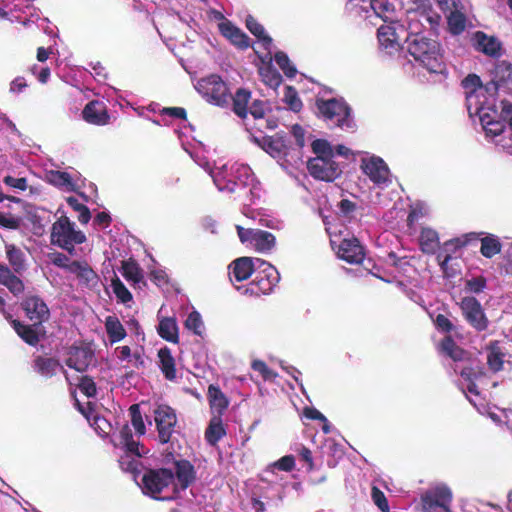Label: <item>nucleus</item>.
Listing matches in <instances>:
<instances>
[{
  "instance_id": "obj_30",
  "label": "nucleus",
  "mask_w": 512,
  "mask_h": 512,
  "mask_svg": "<svg viewBox=\"0 0 512 512\" xmlns=\"http://www.w3.org/2000/svg\"><path fill=\"white\" fill-rule=\"evenodd\" d=\"M420 250L424 254H435L440 247L439 235L437 231L432 228H422L419 236Z\"/></svg>"
},
{
  "instance_id": "obj_22",
  "label": "nucleus",
  "mask_w": 512,
  "mask_h": 512,
  "mask_svg": "<svg viewBox=\"0 0 512 512\" xmlns=\"http://www.w3.org/2000/svg\"><path fill=\"white\" fill-rule=\"evenodd\" d=\"M255 273V262L251 257H240L232 261L229 265L230 280L237 282L247 280Z\"/></svg>"
},
{
  "instance_id": "obj_41",
  "label": "nucleus",
  "mask_w": 512,
  "mask_h": 512,
  "mask_svg": "<svg viewBox=\"0 0 512 512\" xmlns=\"http://www.w3.org/2000/svg\"><path fill=\"white\" fill-rule=\"evenodd\" d=\"M475 111L479 115L481 125H488L496 118H499L498 110L495 103L490 102L486 99L483 102H477L475 104Z\"/></svg>"
},
{
  "instance_id": "obj_43",
  "label": "nucleus",
  "mask_w": 512,
  "mask_h": 512,
  "mask_svg": "<svg viewBox=\"0 0 512 512\" xmlns=\"http://www.w3.org/2000/svg\"><path fill=\"white\" fill-rule=\"evenodd\" d=\"M377 37L379 43L385 49L397 50L399 47L398 37L395 28L389 25H382L378 28Z\"/></svg>"
},
{
  "instance_id": "obj_3",
  "label": "nucleus",
  "mask_w": 512,
  "mask_h": 512,
  "mask_svg": "<svg viewBox=\"0 0 512 512\" xmlns=\"http://www.w3.org/2000/svg\"><path fill=\"white\" fill-rule=\"evenodd\" d=\"M316 107L326 121H331L342 129L354 128L351 107L342 98L317 99Z\"/></svg>"
},
{
  "instance_id": "obj_33",
  "label": "nucleus",
  "mask_w": 512,
  "mask_h": 512,
  "mask_svg": "<svg viewBox=\"0 0 512 512\" xmlns=\"http://www.w3.org/2000/svg\"><path fill=\"white\" fill-rule=\"evenodd\" d=\"M487 365L489 369L497 373L503 369L505 353L503 352L499 341H491L487 348Z\"/></svg>"
},
{
  "instance_id": "obj_60",
  "label": "nucleus",
  "mask_w": 512,
  "mask_h": 512,
  "mask_svg": "<svg viewBox=\"0 0 512 512\" xmlns=\"http://www.w3.org/2000/svg\"><path fill=\"white\" fill-rule=\"evenodd\" d=\"M203 325L201 315L197 311H192L185 321V327L191 330L196 335L201 334V327Z\"/></svg>"
},
{
  "instance_id": "obj_35",
  "label": "nucleus",
  "mask_w": 512,
  "mask_h": 512,
  "mask_svg": "<svg viewBox=\"0 0 512 512\" xmlns=\"http://www.w3.org/2000/svg\"><path fill=\"white\" fill-rule=\"evenodd\" d=\"M461 85L465 90L467 108L470 110L472 107V100L478 97L479 92H482L483 84L481 78L474 73L468 74L462 80Z\"/></svg>"
},
{
  "instance_id": "obj_6",
  "label": "nucleus",
  "mask_w": 512,
  "mask_h": 512,
  "mask_svg": "<svg viewBox=\"0 0 512 512\" xmlns=\"http://www.w3.org/2000/svg\"><path fill=\"white\" fill-rule=\"evenodd\" d=\"M141 481L144 493L159 499L158 495L171 484H174V473L168 468H150L144 472Z\"/></svg>"
},
{
  "instance_id": "obj_16",
  "label": "nucleus",
  "mask_w": 512,
  "mask_h": 512,
  "mask_svg": "<svg viewBox=\"0 0 512 512\" xmlns=\"http://www.w3.org/2000/svg\"><path fill=\"white\" fill-rule=\"evenodd\" d=\"M337 254L349 264H361L365 258V249L356 237L345 238L341 241Z\"/></svg>"
},
{
  "instance_id": "obj_12",
  "label": "nucleus",
  "mask_w": 512,
  "mask_h": 512,
  "mask_svg": "<svg viewBox=\"0 0 512 512\" xmlns=\"http://www.w3.org/2000/svg\"><path fill=\"white\" fill-rule=\"evenodd\" d=\"M478 234L469 233L462 237H457L444 242L442 248L437 254V260L443 272L448 269V264L452 260V255L460 248L466 246L470 241L477 240Z\"/></svg>"
},
{
  "instance_id": "obj_32",
  "label": "nucleus",
  "mask_w": 512,
  "mask_h": 512,
  "mask_svg": "<svg viewBox=\"0 0 512 512\" xmlns=\"http://www.w3.org/2000/svg\"><path fill=\"white\" fill-rule=\"evenodd\" d=\"M158 358L159 368L164 377L169 381H174L176 379V364L171 350L166 346L159 349Z\"/></svg>"
},
{
  "instance_id": "obj_38",
  "label": "nucleus",
  "mask_w": 512,
  "mask_h": 512,
  "mask_svg": "<svg viewBox=\"0 0 512 512\" xmlns=\"http://www.w3.org/2000/svg\"><path fill=\"white\" fill-rule=\"evenodd\" d=\"M490 75L503 86L512 85V63L507 60H498L490 71Z\"/></svg>"
},
{
  "instance_id": "obj_64",
  "label": "nucleus",
  "mask_w": 512,
  "mask_h": 512,
  "mask_svg": "<svg viewBox=\"0 0 512 512\" xmlns=\"http://www.w3.org/2000/svg\"><path fill=\"white\" fill-rule=\"evenodd\" d=\"M274 466L285 472H290L295 468V458L293 455H285L274 463Z\"/></svg>"
},
{
  "instance_id": "obj_23",
  "label": "nucleus",
  "mask_w": 512,
  "mask_h": 512,
  "mask_svg": "<svg viewBox=\"0 0 512 512\" xmlns=\"http://www.w3.org/2000/svg\"><path fill=\"white\" fill-rule=\"evenodd\" d=\"M262 148L273 158H282L288 154L289 141L286 136L275 134L263 138Z\"/></svg>"
},
{
  "instance_id": "obj_45",
  "label": "nucleus",
  "mask_w": 512,
  "mask_h": 512,
  "mask_svg": "<svg viewBox=\"0 0 512 512\" xmlns=\"http://www.w3.org/2000/svg\"><path fill=\"white\" fill-rule=\"evenodd\" d=\"M502 249V244L499 239L494 235H488L481 238L480 252L485 258H492L499 254Z\"/></svg>"
},
{
  "instance_id": "obj_28",
  "label": "nucleus",
  "mask_w": 512,
  "mask_h": 512,
  "mask_svg": "<svg viewBox=\"0 0 512 512\" xmlns=\"http://www.w3.org/2000/svg\"><path fill=\"white\" fill-rule=\"evenodd\" d=\"M58 368L66 373L59 360L56 358L38 355L33 360L34 371L45 378H52L55 376Z\"/></svg>"
},
{
  "instance_id": "obj_61",
  "label": "nucleus",
  "mask_w": 512,
  "mask_h": 512,
  "mask_svg": "<svg viewBox=\"0 0 512 512\" xmlns=\"http://www.w3.org/2000/svg\"><path fill=\"white\" fill-rule=\"evenodd\" d=\"M487 281L484 276H477L466 280L465 289L472 293H480L486 287Z\"/></svg>"
},
{
  "instance_id": "obj_56",
  "label": "nucleus",
  "mask_w": 512,
  "mask_h": 512,
  "mask_svg": "<svg viewBox=\"0 0 512 512\" xmlns=\"http://www.w3.org/2000/svg\"><path fill=\"white\" fill-rule=\"evenodd\" d=\"M78 388L88 398H93L97 394L96 384L93 378L88 375H84L80 378Z\"/></svg>"
},
{
  "instance_id": "obj_7",
  "label": "nucleus",
  "mask_w": 512,
  "mask_h": 512,
  "mask_svg": "<svg viewBox=\"0 0 512 512\" xmlns=\"http://www.w3.org/2000/svg\"><path fill=\"white\" fill-rule=\"evenodd\" d=\"M154 421L158 442L162 445L169 443L178 421L176 411L167 404H159L154 409Z\"/></svg>"
},
{
  "instance_id": "obj_14",
  "label": "nucleus",
  "mask_w": 512,
  "mask_h": 512,
  "mask_svg": "<svg viewBox=\"0 0 512 512\" xmlns=\"http://www.w3.org/2000/svg\"><path fill=\"white\" fill-rule=\"evenodd\" d=\"M361 169L369 179L376 185L385 184L389 181V168L380 157H371L363 159Z\"/></svg>"
},
{
  "instance_id": "obj_54",
  "label": "nucleus",
  "mask_w": 512,
  "mask_h": 512,
  "mask_svg": "<svg viewBox=\"0 0 512 512\" xmlns=\"http://www.w3.org/2000/svg\"><path fill=\"white\" fill-rule=\"evenodd\" d=\"M111 286L116 298L121 303H127L132 300V294L126 288V286L123 284V282L119 279L118 276L115 275L114 278L111 280Z\"/></svg>"
},
{
  "instance_id": "obj_63",
  "label": "nucleus",
  "mask_w": 512,
  "mask_h": 512,
  "mask_svg": "<svg viewBox=\"0 0 512 512\" xmlns=\"http://www.w3.org/2000/svg\"><path fill=\"white\" fill-rule=\"evenodd\" d=\"M434 325L438 331L447 334L451 333L455 329L454 324L444 314H438L436 316L434 319Z\"/></svg>"
},
{
  "instance_id": "obj_55",
  "label": "nucleus",
  "mask_w": 512,
  "mask_h": 512,
  "mask_svg": "<svg viewBox=\"0 0 512 512\" xmlns=\"http://www.w3.org/2000/svg\"><path fill=\"white\" fill-rule=\"evenodd\" d=\"M312 151L316 157H334V149L325 139H316L311 144Z\"/></svg>"
},
{
  "instance_id": "obj_4",
  "label": "nucleus",
  "mask_w": 512,
  "mask_h": 512,
  "mask_svg": "<svg viewBox=\"0 0 512 512\" xmlns=\"http://www.w3.org/2000/svg\"><path fill=\"white\" fill-rule=\"evenodd\" d=\"M264 268L255 271L253 280L247 285L236 286L243 295L259 297L271 293L279 281L278 272L269 263H261Z\"/></svg>"
},
{
  "instance_id": "obj_2",
  "label": "nucleus",
  "mask_w": 512,
  "mask_h": 512,
  "mask_svg": "<svg viewBox=\"0 0 512 512\" xmlns=\"http://www.w3.org/2000/svg\"><path fill=\"white\" fill-rule=\"evenodd\" d=\"M51 243L73 254L76 244H82L86 241L85 234L80 230L74 229L68 217L61 216L53 223L51 229Z\"/></svg>"
},
{
  "instance_id": "obj_24",
  "label": "nucleus",
  "mask_w": 512,
  "mask_h": 512,
  "mask_svg": "<svg viewBox=\"0 0 512 512\" xmlns=\"http://www.w3.org/2000/svg\"><path fill=\"white\" fill-rule=\"evenodd\" d=\"M11 325L15 330L16 334L28 345L36 346L40 341V331L39 328L41 325L33 324H24L17 319H11Z\"/></svg>"
},
{
  "instance_id": "obj_53",
  "label": "nucleus",
  "mask_w": 512,
  "mask_h": 512,
  "mask_svg": "<svg viewBox=\"0 0 512 512\" xmlns=\"http://www.w3.org/2000/svg\"><path fill=\"white\" fill-rule=\"evenodd\" d=\"M460 375L465 381H476L485 376V370L479 362L476 365L471 363L462 368Z\"/></svg>"
},
{
  "instance_id": "obj_27",
  "label": "nucleus",
  "mask_w": 512,
  "mask_h": 512,
  "mask_svg": "<svg viewBox=\"0 0 512 512\" xmlns=\"http://www.w3.org/2000/svg\"><path fill=\"white\" fill-rule=\"evenodd\" d=\"M0 284L4 285L14 296H19L25 290L23 281L12 269L0 263Z\"/></svg>"
},
{
  "instance_id": "obj_39",
  "label": "nucleus",
  "mask_w": 512,
  "mask_h": 512,
  "mask_svg": "<svg viewBox=\"0 0 512 512\" xmlns=\"http://www.w3.org/2000/svg\"><path fill=\"white\" fill-rule=\"evenodd\" d=\"M251 98V92L244 88H239L232 96L233 112L240 118L244 119L248 114V103Z\"/></svg>"
},
{
  "instance_id": "obj_31",
  "label": "nucleus",
  "mask_w": 512,
  "mask_h": 512,
  "mask_svg": "<svg viewBox=\"0 0 512 512\" xmlns=\"http://www.w3.org/2000/svg\"><path fill=\"white\" fill-rule=\"evenodd\" d=\"M226 435V429L220 415H214L205 430V440L211 446L217 443Z\"/></svg>"
},
{
  "instance_id": "obj_10",
  "label": "nucleus",
  "mask_w": 512,
  "mask_h": 512,
  "mask_svg": "<svg viewBox=\"0 0 512 512\" xmlns=\"http://www.w3.org/2000/svg\"><path fill=\"white\" fill-rule=\"evenodd\" d=\"M451 501V490L447 487H437L422 495V510L425 512H451L449 508Z\"/></svg>"
},
{
  "instance_id": "obj_9",
  "label": "nucleus",
  "mask_w": 512,
  "mask_h": 512,
  "mask_svg": "<svg viewBox=\"0 0 512 512\" xmlns=\"http://www.w3.org/2000/svg\"><path fill=\"white\" fill-rule=\"evenodd\" d=\"M464 319L477 332L485 331L489 326V320L481 306V303L473 296H466L459 303Z\"/></svg>"
},
{
  "instance_id": "obj_37",
  "label": "nucleus",
  "mask_w": 512,
  "mask_h": 512,
  "mask_svg": "<svg viewBox=\"0 0 512 512\" xmlns=\"http://www.w3.org/2000/svg\"><path fill=\"white\" fill-rule=\"evenodd\" d=\"M246 28L252 33L259 42H261L262 47L270 51L272 46V38L265 32V29L262 24H260L256 18L252 15H248L245 20Z\"/></svg>"
},
{
  "instance_id": "obj_26",
  "label": "nucleus",
  "mask_w": 512,
  "mask_h": 512,
  "mask_svg": "<svg viewBox=\"0 0 512 512\" xmlns=\"http://www.w3.org/2000/svg\"><path fill=\"white\" fill-rule=\"evenodd\" d=\"M5 253L9 267L16 275H21L27 270L26 255L20 247L12 243H5Z\"/></svg>"
},
{
  "instance_id": "obj_44",
  "label": "nucleus",
  "mask_w": 512,
  "mask_h": 512,
  "mask_svg": "<svg viewBox=\"0 0 512 512\" xmlns=\"http://www.w3.org/2000/svg\"><path fill=\"white\" fill-rule=\"evenodd\" d=\"M252 245L257 251H270L275 246V236L271 232L257 229Z\"/></svg>"
},
{
  "instance_id": "obj_36",
  "label": "nucleus",
  "mask_w": 512,
  "mask_h": 512,
  "mask_svg": "<svg viewBox=\"0 0 512 512\" xmlns=\"http://www.w3.org/2000/svg\"><path fill=\"white\" fill-rule=\"evenodd\" d=\"M157 333L168 342L174 344L179 342L178 326L175 318L165 317L161 319L157 327Z\"/></svg>"
},
{
  "instance_id": "obj_13",
  "label": "nucleus",
  "mask_w": 512,
  "mask_h": 512,
  "mask_svg": "<svg viewBox=\"0 0 512 512\" xmlns=\"http://www.w3.org/2000/svg\"><path fill=\"white\" fill-rule=\"evenodd\" d=\"M472 40L476 51L495 59L502 55L503 46L496 36L488 35L483 31H476Z\"/></svg>"
},
{
  "instance_id": "obj_29",
  "label": "nucleus",
  "mask_w": 512,
  "mask_h": 512,
  "mask_svg": "<svg viewBox=\"0 0 512 512\" xmlns=\"http://www.w3.org/2000/svg\"><path fill=\"white\" fill-rule=\"evenodd\" d=\"M417 13V20L426 28L429 25L430 30L435 29L441 20L440 15L433 9L429 0H423V3L413 10Z\"/></svg>"
},
{
  "instance_id": "obj_47",
  "label": "nucleus",
  "mask_w": 512,
  "mask_h": 512,
  "mask_svg": "<svg viewBox=\"0 0 512 512\" xmlns=\"http://www.w3.org/2000/svg\"><path fill=\"white\" fill-rule=\"evenodd\" d=\"M131 425L135 429L136 435L143 436L146 434L145 422L140 410L139 404H132L129 409Z\"/></svg>"
},
{
  "instance_id": "obj_5",
  "label": "nucleus",
  "mask_w": 512,
  "mask_h": 512,
  "mask_svg": "<svg viewBox=\"0 0 512 512\" xmlns=\"http://www.w3.org/2000/svg\"><path fill=\"white\" fill-rule=\"evenodd\" d=\"M196 90L209 103L225 107L229 104L231 93L226 82L217 75L210 74L201 78L196 85Z\"/></svg>"
},
{
  "instance_id": "obj_20",
  "label": "nucleus",
  "mask_w": 512,
  "mask_h": 512,
  "mask_svg": "<svg viewBox=\"0 0 512 512\" xmlns=\"http://www.w3.org/2000/svg\"><path fill=\"white\" fill-rule=\"evenodd\" d=\"M438 352L454 362H469L471 353L460 347L451 335L443 337L437 345Z\"/></svg>"
},
{
  "instance_id": "obj_59",
  "label": "nucleus",
  "mask_w": 512,
  "mask_h": 512,
  "mask_svg": "<svg viewBox=\"0 0 512 512\" xmlns=\"http://www.w3.org/2000/svg\"><path fill=\"white\" fill-rule=\"evenodd\" d=\"M482 127L487 136L496 137L504 132L506 125L505 121L501 118V116H499V118H496L488 125H483Z\"/></svg>"
},
{
  "instance_id": "obj_50",
  "label": "nucleus",
  "mask_w": 512,
  "mask_h": 512,
  "mask_svg": "<svg viewBox=\"0 0 512 512\" xmlns=\"http://www.w3.org/2000/svg\"><path fill=\"white\" fill-rule=\"evenodd\" d=\"M260 75L262 77V81L269 86L270 88L276 89L278 88L283 79L281 74L273 67L268 66L266 68H262L260 70Z\"/></svg>"
},
{
  "instance_id": "obj_52",
  "label": "nucleus",
  "mask_w": 512,
  "mask_h": 512,
  "mask_svg": "<svg viewBox=\"0 0 512 512\" xmlns=\"http://www.w3.org/2000/svg\"><path fill=\"white\" fill-rule=\"evenodd\" d=\"M67 204L76 212L79 213L78 220L82 224H87L91 219L89 208L80 203L77 198L70 196L67 198Z\"/></svg>"
},
{
  "instance_id": "obj_18",
  "label": "nucleus",
  "mask_w": 512,
  "mask_h": 512,
  "mask_svg": "<svg viewBox=\"0 0 512 512\" xmlns=\"http://www.w3.org/2000/svg\"><path fill=\"white\" fill-rule=\"evenodd\" d=\"M68 272L75 274L79 283L87 288H95L98 286L100 278L87 261H71Z\"/></svg>"
},
{
  "instance_id": "obj_1",
  "label": "nucleus",
  "mask_w": 512,
  "mask_h": 512,
  "mask_svg": "<svg viewBox=\"0 0 512 512\" xmlns=\"http://www.w3.org/2000/svg\"><path fill=\"white\" fill-rule=\"evenodd\" d=\"M408 53L431 73H442L445 69L439 42L428 36L406 38Z\"/></svg>"
},
{
  "instance_id": "obj_15",
  "label": "nucleus",
  "mask_w": 512,
  "mask_h": 512,
  "mask_svg": "<svg viewBox=\"0 0 512 512\" xmlns=\"http://www.w3.org/2000/svg\"><path fill=\"white\" fill-rule=\"evenodd\" d=\"M94 358V352L86 346L72 345L68 350L65 364L77 372H85Z\"/></svg>"
},
{
  "instance_id": "obj_49",
  "label": "nucleus",
  "mask_w": 512,
  "mask_h": 512,
  "mask_svg": "<svg viewBox=\"0 0 512 512\" xmlns=\"http://www.w3.org/2000/svg\"><path fill=\"white\" fill-rule=\"evenodd\" d=\"M417 13L413 10L408 11L407 13V31L408 35L406 38H417L421 36H425V27L422 23L417 20Z\"/></svg>"
},
{
  "instance_id": "obj_21",
  "label": "nucleus",
  "mask_w": 512,
  "mask_h": 512,
  "mask_svg": "<svg viewBox=\"0 0 512 512\" xmlns=\"http://www.w3.org/2000/svg\"><path fill=\"white\" fill-rule=\"evenodd\" d=\"M174 466V480H177V483L174 484V491H177L178 487L184 491L195 482L196 470L191 462L186 459L175 461Z\"/></svg>"
},
{
  "instance_id": "obj_34",
  "label": "nucleus",
  "mask_w": 512,
  "mask_h": 512,
  "mask_svg": "<svg viewBox=\"0 0 512 512\" xmlns=\"http://www.w3.org/2000/svg\"><path fill=\"white\" fill-rule=\"evenodd\" d=\"M207 397L212 410L217 412V415L222 416L224 411L229 406V400L226 395L221 391L219 386L210 384L208 386Z\"/></svg>"
},
{
  "instance_id": "obj_40",
  "label": "nucleus",
  "mask_w": 512,
  "mask_h": 512,
  "mask_svg": "<svg viewBox=\"0 0 512 512\" xmlns=\"http://www.w3.org/2000/svg\"><path fill=\"white\" fill-rule=\"evenodd\" d=\"M118 439L119 445L124 448L126 452L141 457V453L139 451L140 443L133 439L132 430L128 424L122 426L118 434Z\"/></svg>"
},
{
  "instance_id": "obj_42",
  "label": "nucleus",
  "mask_w": 512,
  "mask_h": 512,
  "mask_svg": "<svg viewBox=\"0 0 512 512\" xmlns=\"http://www.w3.org/2000/svg\"><path fill=\"white\" fill-rule=\"evenodd\" d=\"M105 329L111 343L119 342L127 335L124 326L116 316L106 317Z\"/></svg>"
},
{
  "instance_id": "obj_11",
  "label": "nucleus",
  "mask_w": 512,
  "mask_h": 512,
  "mask_svg": "<svg viewBox=\"0 0 512 512\" xmlns=\"http://www.w3.org/2000/svg\"><path fill=\"white\" fill-rule=\"evenodd\" d=\"M28 319L35 325H42L50 318V310L42 298L36 295L27 296L21 303Z\"/></svg>"
},
{
  "instance_id": "obj_17",
  "label": "nucleus",
  "mask_w": 512,
  "mask_h": 512,
  "mask_svg": "<svg viewBox=\"0 0 512 512\" xmlns=\"http://www.w3.org/2000/svg\"><path fill=\"white\" fill-rule=\"evenodd\" d=\"M219 33L239 50L250 47V38L230 20H224L218 24Z\"/></svg>"
},
{
  "instance_id": "obj_8",
  "label": "nucleus",
  "mask_w": 512,
  "mask_h": 512,
  "mask_svg": "<svg viewBox=\"0 0 512 512\" xmlns=\"http://www.w3.org/2000/svg\"><path fill=\"white\" fill-rule=\"evenodd\" d=\"M307 169L314 179L325 182H333L342 175V169L334 157L310 158L307 162Z\"/></svg>"
},
{
  "instance_id": "obj_57",
  "label": "nucleus",
  "mask_w": 512,
  "mask_h": 512,
  "mask_svg": "<svg viewBox=\"0 0 512 512\" xmlns=\"http://www.w3.org/2000/svg\"><path fill=\"white\" fill-rule=\"evenodd\" d=\"M251 367L254 371L260 373L265 381H272L277 377V373L271 370L262 360H254Z\"/></svg>"
},
{
  "instance_id": "obj_58",
  "label": "nucleus",
  "mask_w": 512,
  "mask_h": 512,
  "mask_svg": "<svg viewBox=\"0 0 512 512\" xmlns=\"http://www.w3.org/2000/svg\"><path fill=\"white\" fill-rule=\"evenodd\" d=\"M285 101L289 105L290 109L294 112H298L302 108V101L299 98L296 89L292 86L286 87Z\"/></svg>"
},
{
  "instance_id": "obj_48",
  "label": "nucleus",
  "mask_w": 512,
  "mask_h": 512,
  "mask_svg": "<svg viewBox=\"0 0 512 512\" xmlns=\"http://www.w3.org/2000/svg\"><path fill=\"white\" fill-rule=\"evenodd\" d=\"M449 31L453 35L461 34L466 28V17L460 11H451L447 17Z\"/></svg>"
},
{
  "instance_id": "obj_51",
  "label": "nucleus",
  "mask_w": 512,
  "mask_h": 512,
  "mask_svg": "<svg viewBox=\"0 0 512 512\" xmlns=\"http://www.w3.org/2000/svg\"><path fill=\"white\" fill-rule=\"evenodd\" d=\"M274 59H275V62L277 63V65L279 66V68L283 71V73L288 78L295 77V75L297 73V69L295 68V66H293L291 64L290 59L285 52H283V51L276 52Z\"/></svg>"
},
{
  "instance_id": "obj_25",
  "label": "nucleus",
  "mask_w": 512,
  "mask_h": 512,
  "mask_svg": "<svg viewBox=\"0 0 512 512\" xmlns=\"http://www.w3.org/2000/svg\"><path fill=\"white\" fill-rule=\"evenodd\" d=\"M121 273L128 282L132 283L134 288H141L142 286H146L143 270L135 259L129 258L127 260H123L121 265Z\"/></svg>"
},
{
  "instance_id": "obj_62",
  "label": "nucleus",
  "mask_w": 512,
  "mask_h": 512,
  "mask_svg": "<svg viewBox=\"0 0 512 512\" xmlns=\"http://www.w3.org/2000/svg\"><path fill=\"white\" fill-rule=\"evenodd\" d=\"M371 497H372L373 502L375 503V505L382 512H389V505H388V501L386 499V496L378 487H376V486L372 487Z\"/></svg>"
},
{
  "instance_id": "obj_46",
  "label": "nucleus",
  "mask_w": 512,
  "mask_h": 512,
  "mask_svg": "<svg viewBox=\"0 0 512 512\" xmlns=\"http://www.w3.org/2000/svg\"><path fill=\"white\" fill-rule=\"evenodd\" d=\"M49 182L58 187L69 191L74 190V183L71 175L65 171L52 170L47 175Z\"/></svg>"
},
{
  "instance_id": "obj_19",
  "label": "nucleus",
  "mask_w": 512,
  "mask_h": 512,
  "mask_svg": "<svg viewBox=\"0 0 512 512\" xmlns=\"http://www.w3.org/2000/svg\"><path fill=\"white\" fill-rule=\"evenodd\" d=\"M83 119L93 125L104 126L109 123L110 116L103 101L92 100L82 110Z\"/></svg>"
}]
</instances>
